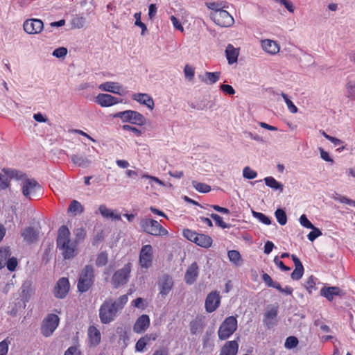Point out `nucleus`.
Wrapping results in <instances>:
<instances>
[{
    "label": "nucleus",
    "instance_id": "nucleus-40",
    "mask_svg": "<svg viewBox=\"0 0 355 355\" xmlns=\"http://www.w3.org/2000/svg\"><path fill=\"white\" fill-rule=\"evenodd\" d=\"M193 187L200 193H208L211 191V187L207 184L199 182L198 181H192Z\"/></svg>",
    "mask_w": 355,
    "mask_h": 355
},
{
    "label": "nucleus",
    "instance_id": "nucleus-14",
    "mask_svg": "<svg viewBox=\"0 0 355 355\" xmlns=\"http://www.w3.org/2000/svg\"><path fill=\"white\" fill-rule=\"evenodd\" d=\"M220 304V297L218 291H212L206 297L205 307L207 313L215 311Z\"/></svg>",
    "mask_w": 355,
    "mask_h": 355
},
{
    "label": "nucleus",
    "instance_id": "nucleus-57",
    "mask_svg": "<svg viewBox=\"0 0 355 355\" xmlns=\"http://www.w3.org/2000/svg\"><path fill=\"white\" fill-rule=\"evenodd\" d=\"M298 344V340L294 336H290L286 338L285 342V347L291 349L296 347Z\"/></svg>",
    "mask_w": 355,
    "mask_h": 355
},
{
    "label": "nucleus",
    "instance_id": "nucleus-25",
    "mask_svg": "<svg viewBox=\"0 0 355 355\" xmlns=\"http://www.w3.org/2000/svg\"><path fill=\"white\" fill-rule=\"evenodd\" d=\"M291 258L295 267L291 273V278L294 280H299L304 274V267L300 260L295 255H291Z\"/></svg>",
    "mask_w": 355,
    "mask_h": 355
},
{
    "label": "nucleus",
    "instance_id": "nucleus-64",
    "mask_svg": "<svg viewBox=\"0 0 355 355\" xmlns=\"http://www.w3.org/2000/svg\"><path fill=\"white\" fill-rule=\"evenodd\" d=\"M171 21L173 24V27L180 31V32H184V27L181 24L180 21L178 19H177L175 16L172 15L171 16Z\"/></svg>",
    "mask_w": 355,
    "mask_h": 355
},
{
    "label": "nucleus",
    "instance_id": "nucleus-11",
    "mask_svg": "<svg viewBox=\"0 0 355 355\" xmlns=\"http://www.w3.org/2000/svg\"><path fill=\"white\" fill-rule=\"evenodd\" d=\"M23 30L28 35H37L43 31L44 23L40 19H27L23 23Z\"/></svg>",
    "mask_w": 355,
    "mask_h": 355
},
{
    "label": "nucleus",
    "instance_id": "nucleus-15",
    "mask_svg": "<svg viewBox=\"0 0 355 355\" xmlns=\"http://www.w3.org/2000/svg\"><path fill=\"white\" fill-rule=\"evenodd\" d=\"M98 87L101 91L110 92L114 94L122 95L124 93V89L123 86L117 82H105L100 84Z\"/></svg>",
    "mask_w": 355,
    "mask_h": 355
},
{
    "label": "nucleus",
    "instance_id": "nucleus-46",
    "mask_svg": "<svg viewBox=\"0 0 355 355\" xmlns=\"http://www.w3.org/2000/svg\"><path fill=\"white\" fill-rule=\"evenodd\" d=\"M317 279L313 276H310L305 282V288L309 293H311L313 290H315Z\"/></svg>",
    "mask_w": 355,
    "mask_h": 355
},
{
    "label": "nucleus",
    "instance_id": "nucleus-8",
    "mask_svg": "<svg viewBox=\"0 0 355 355\" xmlns=\"http://www.w3.org/2000/svg\"><path fill=\"white\" fill-rule=\"evenodd\" d=\"M131 263H128L114 273L112 277V284L114 288H118L128 282L131 272Z\"/></svg>",
    "mask_w": 355,
    "mask_h": 355
},
{
    "label": "nucleus",
    "instance_id": "nucleus-54",
    "mask_svg": "<svg viewBox=\"0 0 355 355\" xmlns=\"http://www.w3.org/2000/svg\"><path fill=\"white\" fill-rule=\"evenodd\" d=\"M10 341L6 338L0 342V355H6L8 352Z\"/></svg>",
    "mask_w": 355,
    "mask_h": 355
},
{
    "label": "nucleus",
    "instance_id": "nucleus-26",
    "mask_svg": "<svg viewBox=\"0 0 355 355\" xmlns=\"http://www.w3.org/2000/svg\"><path fill=\"white\" fill-rule=\"evenodd\" d=\"M225 55L229 64L236 63L239 55V49L230 44L226 47Z\"/></svg>",
    "mask_w": 355,
    "mask_h": 355
},
{
    "label": "nucleus",
    "instance_id": "nucleus-28",
    "mask_svg": "<svg viewBox=\"0 0 355 355\" xmlns=\"http://www.w3.org/2000/svg\"><path fill=\"white\" fill-rule=\"evenodd\" d=\"M340 289L336 286L323 287L320 290V295L329 301L333 300L335 296L340 295Z\"/></svg>",
    "mask_w": 355,
    "mask_h": 355
},
{
    "label": "nucleus",
    "instance_id": "nucleus-63",
    "mask_svg": "<svg viewBox=\"0 0 355 355\" xmlns=\"http://www.w3.org/2000/svg\"><path fill=\"white\" fill-rule=\"evenodd\" d=\"M122 129L126 131H131L137 137H140L142 135L141 130L129 125H123L122 126Z\"/></svg>",
    "mask_w": 355,
    "mask_h": 355
},
{
    "label": "nucleus",
    "instance_id": "nucleus-6",
    "mask_svg": "<svg viewBox=\"0 0 355 355\" xmlns=\"http://www.w3.org/2000/svg\"><path fill=\"white\" fill-rule=\"evenodd\" d=\"M237 329V320L234 316L227 317L220 324L218 331V338L220 340H226Z\"/></svg>",
    "mask_w": 355,
    "mask_h": 355
},
{
    "label": "nucleus",
    "instance_id": "nucleus-34",
    "mask_svg": "<svg viewBox=\"0 0 355 355\" xmlns=\"http://www.w3.org/2000/svg\"><path fill=\"white\" fill-rule=\"evenodd\" d=\"M205 6L211 10L210 15H215L216 12L222 11L226 6L222 1L207 2Z\"/></svg>",
    "mask_w": 355,
    "mask_h": 355
},
{
    "label": "nucleus",
    "instance_id": "nucleus-31",
    "mask_svg": "<svg viewBox=\"0 0 355 355\" xmlns=\"http://www.w3.org/2000/svg\"><path fill=\"white\" fill-rule=\"evenodd\" d=\"M220 76V72H205L203 76H200V78L207 85H213L219 80Z\"/></svg>",
    "mask_w": 355,
    "mask_h": 355
},
{
    "label": "nucleus",
    "instance_id": "nucleus-56",
    "mask_svg": "<svg viewBox=\"0 0 355 355\" xmlns=\"http://www.w3.org/2000/svg\"><path fill=\"white\" fill-rule=\"evenodd\" d=\"M299 222L302 226L304 227L311 229L313 228V225L311 223V221L307 218L305 214H302L300 218Z\"/></svg>",
    "mask_w": 355,
    "mask_h": 355
},
{
    "label": "nucleus",
    "instance_id": "nucleus-58",
    "mask_svg": "<svg viewBox=\"0 0 355 355\" xmlns=\"http://www.w3.org/2000/svg\"><path fill=\"white\" fill-rule=\"evenodd\" d=\"M148 343L147 342L146 340V338H145L144 336L141 337V338H139L136 345H135V349L136 351L137 352H142L144 348L146 347V346L147 345Z\"/></svg>",
    "mask_w": 355,
    "mask_h": 355
},
{
    "label": "nucleus",
    "instance_id": "nucleus-24",
    "mask_svg": "<svg viewBox=\"0 0 355 355\" xmlns=\"http://www.w3.org/2000/svg\"><path fill=\"white\" fill-rule=\"evenodd\" d=\"M98 209L103 218H110L114 220H120L121 219V214L117 211L110 209L105 205H100Z\"/></svg>",
    "mask_w": 355,
    "mask_h": 355
},
{
    "label": "nucleus",
    "instance_id": "nucleus-60",
    "mask_svg": "<svg viewBox=\"0 0 355 355\" xmlns=\"http://www.w3.org/2000/svg\"><path fill=\"white\" fill-rule=\"evenodd\" d=\"M197 234L198 233H196V232H193L189 229H185L183 230L184 236L189 241L193 242V243L196 239V236Z\"/></svg>",
    "mask_w": 355,
    "mask_h": 355
},
{
    "label": "nucleus",
    "instance_id": "nucleus-20",
    "mask_svg": "<svg viewBox=\"0 0 355 355\" xmlns=\"http://www.w3.org/2000/svg\"><path fill=\"white\" fill-rule=\"evenodd\" d=\"M132 98L140 104L145 105L150 110H153L155 103L153 98L146 93H135L132 95Z\"/></svg>",
    "mask_w": 355,
    "mask_h": 355
},
{
    "label": "nucleus",
    "instance_id": "nucleus-1",
    "mask_svg": "<svg viewBox=\"0 0 355 355\" xmlns=\"http://www.w3.org/2000/svg\"><path fill=\"white\" fill-rule=\"evenodd\" d=\"M5 173L10 178H13L18 182L22 195L26 199L29 200L33 199L40 191L41 186L39 182L26 173L13 169L6 170Z\"/></svg>",
    "mask_w": 355,
    "mask_h": 355
},
{
    "label": "nucleus",
    "instance_id": "nucleus-42",
    "mask_svg": "<svg viewBox=\"0 0 355 355\" xmlns=\"http://www.w3.org/2000/svg\"><path fill=\"white\" fill-rule=\"evenodd\" d=\"M203 326L200 320H195L190 322V330L192 334L201 331Z\"/></svg>",
    "mask_w": 355,
    "mask_h": 355
},
{
    "label": "nucleus",
    "instance_id": "nucleus-21",
    "mask_svg": "<svg viewBox=\"0 0 355 355\" xmlns=\"http://www.w3.org/2000/svg\"><path fill=\"white\" fill-rule=\"evenodd\" d=\"M199 274V267L196 262L192 263L187 268L185 275L184 280L187 284H193Z\"/></svg>",
    "mask_w": 355,
    "mask_h": 355
},
{
    "label": "nucleus",
    "instance_id": "nucleus-2",
    "mask_svg": "<svg viewBox=\"0 0 355 355\" xmlns=\"http://www.w3.org/2000/svg\"><path fill=\"white\" fill-rule=\"evenodd\" d=\"M69 230L65 226H61L58 232L57 248L64 259H72L78 253V244L71 239Z\"/></svg>",
    "mask_w": 355,
    "mask_h": 355
},
{
    "label": "nucleus",
    "instance_id": "nucleus-22",
    "mask_svg": "<svg viewBox=\"0 0 355 355\" xmlns=\"http://www.w3.org/2000/svg\"><path fill=\"white\" fill-rule=\"evenodd\" d=\"M158 286L160 294L162 295H166L173 288V279L168 275H164L159 280Z\"/></svg>",
    "mask_w": 355,
    "mask_h": 355
},
{
    "label": "nucleus",
    "instance_id": "nucleus-5",
    "mask_svg": "<svg viewBox=\"0 0 355 355\" xmlns=\"http://www.w3.org/2000/svg\"><path fill=\"white\" fill-rule=\"evenodd\" d=\"M94 268L92 266H86L81 271L78 282V289L84 293L87 291L94 282Z\"/></svg>",
    "mask_w": 355,
    "mask_h": 355
},
{
    "label": "nucleus",
    "instance_id": "nucleus-53",
    "mask_svg": "<svg viewBox=\"0 0 355 355\" xmlns=\"http://www.w3.org/2000/svg\"><path fill=\"white\" fill-rule=\"evenodd\" d=\"M311 230H312V231L310 232L307 235L308 239L310 241H313L315 239L322 235V232L315 226H313V228H311Z\"/></svg>",
    "mask_w": 355,
    "mask_h": 355
},
{
    "label": "nucleus",
    "instance_id": "nucleus-27",
    "mask_svg": "<svg viewBox=\"0 0 355 355\" xmlns=\"http://www.w3.org/2000/svg\"><path fill=\"white\" fill-rule=\"evenodd\" d=\"M89 341L91 345L96 346L101 342V335L99 330L94 326H91L87 331Z\"/></svg>",
    "mask_w": 355,
    "mask_h": 355
},
{
    "label": "nucleus",
    "instance_id": "nucleus-38",
    "mask_svg": "<svg viewBox=\"0 0 355 355\" xmlns=\"http://www.w3.org/2000/svg\"><path fill=\"white\" fill-rule=\"evenodd\" d=\"M68 211L73 213L74 215H77L83 211V207L78 201L74 200L71 202L68 208Z\"/></svg>",
    "mask_w": 355,
    "mask_h": 355
},
{
    "label": "nucleus",
    "instance_id": "nucleus-62",
    "mask_svg": "<svg viewBox=\"0 0 355 355\" xmlns=\"http://www.w3.org/2000/svg\"><path fill=\"white\" fill-rule=\"evenodd\" d=\"M275 2L279 3L284 5V7L291 13L294 12V6L291 1L288 0H273Z\"/></svg>",
    "mask_w": 355,
    "mask_h": 355
},
{
    "label": "nucleus",
    "instance_id": "nucleus-23",
    "mask_svg": "<svg viewBox=\"0 0 355 355\" xmlns=\"http://www.w3.org/2000/svg\"><path fill=\"white\" fill-rule=\"evenodd\" d=\"M239 343L236 340L227 341L221 348L220 355H236Z\"/></svg>",
    "mask_w": 355,
    "mask_h": 355
},
{
    "label": "nucleus",
    "instance_id": "nucleus-61",
    "mask_svg": "<svg viewBox=\"0 0 355 355\" xmlns=\"http://www.w3.org/2000/svg\"><path fill=\"white\" fill-rule=\"evenodd\" d=\"M6 266L10 271H14L17 266V259L15 257H9L6 261Z\"/></svg>",
    "mask_w": 355,
    "mask_h": 355
},
{
    "label": "nucleus",
    "instance_id": "nucleus-29",
    "mask_svg": "<svg viewBox=\"0 0 355 355\" xmlns=\"http://www.w3.org/2000/svg\"><path fill=\"white\" fill-rule=\"evenodd\" d=\"M21 236L24 240L27 243H33L37 239V232L32 227H26L21 232Z\"/></svg>",
    "mask_w": 355,
    "mask_h": 355
},
{
    "label": "nucleus",
    "instance_id": "nucleus-17",
    "mask_svg": "<svg viewBox=\"0 0 355 355\" xmlns=\"http://www.w3.org/2000/svg\"><path fill=\"white\" fill-rule=\"evenodd\" d=\"M95 102L101 107H105L116 105L121 101L110 94L101 93L96 96Z\"/></svg>",
    "mask_w": 355,
    "mask_h": 355
},
{
    "label": "nucleus",
    "instance_id": "nucleus-9",
    "mask_svg": "<svg viewBox=\"0 0 355 355\" xmlns=\"http://www.w3.org/2000/svg\"><path fill=\"white\" fill-rule=\"evenodd\" d=\"M60 318L55 314H49L43 320L41 332L45 337L53 334L59 324Z\"/></svg>",
    "mask_w": 355,
    "mask_h": 355
},
{
    "label": "nucleus",
    "instance_id": "nucleus-4",
    "mask_svg": "<svg viewBox=\"0 0 355 355\" xmlns=\"http://www.w3.org/2000/svg\"><path fill=\"white\" fill-rule=\"evenodd\" d=\"M113 118L120 119L123 123H130L137 125H144L146 118L139 112L135 110H125L113 114Z\"/></svg>",
    "mask_w": 355,
    "mask_h": 355
},
{
    "label": "nucleus",
    "instance_id": "nucleus-52",
    "mask_svg": "<svg viewBox=\"0 0 355 355\" xmlns=\"http://www.w3.org/2000/svg\"><path fill=\"white\" fill-rule=\"evenodd\" d=\"M210 216L215 220L216 225H218L219 227L223 229L228 228L230 227L228 224H227L223 220L222 217H220L219 215L216 214H211Z\"/></svg>",
    "mask_w": 355,
    "mask_h": 355
},
{
    "label": "nucleus",
    "instance_id": "nucleus-37",
    "mask_svg": "<svg viewBox=\"0 0 355 355\" xmlns=\"http://www.w3.org/2000/svg\"><path fill=\"white\" fill-rule=\"evenodd\" d=\"M10 255L11 252L8 248L0 249V270L5 267L6 261Z\"/></svg>",
    "mask_w": 355,
    "mask_h": 355
},
{
    "label": "nucleus",
    "instance_id": "nucleus-59",
    "mask_svg": "<svg viewBox=\"0 0 355 355\" xmlns=\"http://www.w3.org/2000/svg\"><path fill=\"white\" fill-rule=\"evenodd\" d=\"M337 201L343 204H347L355 207V200L348 198L345 196L337 195Z\"/></svg>",
    "mask_w": 355,
    "mask_h": 355
},
{
    "label": "nucleus",
    "instance_id": "nucleus-44",
    "mask_svg": "<svg viewBox=\"0 0 355 355\" xmlns=\"http://www.w3.org/2000/svg\"><path fill=\"white\" fill-rule=\"evenodd\" d=\"M243 177L248 180L254 179L257 177V173L250 166H245L243 169Z\"/></svg>",
    "mask_w": 355,
    "mask_h": 355
},
{
    "label": "nucleus",
    "instance_id": "nucleus-55",
    "mask_svg": "<svg viewBox=\"0 0 355 355\" xmlns=\"http://www.w3.org/2000/svg\"><path fill=\"white\" fill-rule=\"evenodd\" d=\"M67 54V49L65 47H60L53 51V56L58 58H64Z\"/></svg>",
    "mask_w": 355,
    "mask_h": 355
},
{
    "label": "nucleus",
    "instance_id": "nucleus-43",
    "mask_svg": "<svg viewBox=\"0 0 355 355\" xmlns=\"http://www.w3.org/2000/svg\"><path fill=\"white\" fill-rule=\"evenodd\" d=\"M275 215L277 218V220L280 225H284L286 223L287 217L286 212L283 209H277L275 211Z\"/></svg>",
    "mask_w": 355,
    "mask_h": 355
},
{
    "label": "nucleus",
    "instance_id": "nucleus-35",
    "mask_svg": "<svg viewBox=\"0 0 355 355\" xmlns=\"http://www.w3.org/2000/svg\"><path fill=\"white\" fill-rule=\"evenodd\" d=\"M71 28L80 29L85 27L86 24V19L84 17L76 15L72 18L70 22Z\"/></svg>",
    "mask_w": 355,
    "mask_h": 355
},
{
    "label": "nucleus",
    "instance_id": "nucleus-50",
    "mask_svg": "<svg viewBox=\"0 0 355 355\" xmlns=\"http://www.w3.org/2000/svg\"><path fill=\"white\" fill-rule=\"evenodd\" d=\"M184 73L187 80L189 81L193 80L195 75L194 68L189 64H186L184 69Z\"/></svg>",
    "mask_w": 355,
    "mask_h": 355
},
{
    "label": "nucleus",
    "instance_id": "nucleus-48",
    "mask_svg": "<svg viewBox=\"0 0 355 355\" xmlns=\"http://www.w3.org/2000/svg\"><path fill=\"white\" fill-rule=\"evenodd\" d=\"M228 257L232 263L236 265L241 263V255L240 253L236 250H230L228 252Z\"/></svg>",
    "mask_w": 355,
    "mask_h": 355
},
{
    "label": "nucleus",
    "instance_id": "nucleus-10",
    "mask_svg": "<svg viewBox=\"0 0 355 355\" xmlns=\"http://www.w3.org/2000/svg\"><path fill=\"white\" fill-rule=\"evenodd\" d=\"M153 248L147 244L141 247L139 252V262L141 268L148 269L151 267L153 260Z\"/></svg>",
    "mask_w": 355,
    "mask_h": 355
},
{
    "label": "nucleus",
    "instance_id": "nucleus-19",
    "mask_svg": "<svg viewBox=\"0 0 355 355\" xmlns=\"http://www.w3.org/2000/svg\"><path fill=\"white\" fill-rule=\"evenodd\" d=\"M278 313L277 306H268L264 313V324L270 328L275 324L276 318Z\"/></svg>",
    "mask_w": 355,
    "mask_h": 355
},
{
    "label": "nucleus",
    "instance_id": "nucleus-47",
    "mask_svg": "<svg viewBox=\"0 0 355 355\" xmlns=\"http://www.w3.org/2000/svg\"><path fill=\"white\" fill-rule=\"evenodd\" d=\"M281 96L284 100L288 110L293 114L297 112V107L293 104L291 100L289 99L288 96L284 93H282Z\"/></svg>",
    "mask_w": 355,
    "mask_h": 355
},
{
    "label": "nucleus",
    "instance_id": "nucleus-18",
    "mask_svg": "<svg viewBox=\"0 0 355 355\" xmlns=\"http://www.w3.org/2000/svg\"><path fill=\"white\" fill-rule=\"evenodd\" d=\"M150 320L148 315L143 314L135 321L133 326V331L137 334H142L146 331L150 326Z\"/></svg>",
    "mask_w": 355,
    "mask_h": 355
},
{
    "label": "nucleus",
    "instance_id": "nucleus-13",
    "mask_svg": "<svg viewBox=\"0 0 355 355\" xmlns=\"http://www.w3.org/2000/svg\"><path fill=\"white\" fill-rule=\"evenodd\" d=\"M260 46L262 51L269 55H276L280 51V44L275 40L270 39H263L260 41Z\"/></svg>",
    "mask_w": 355,
    "mask_h": 355
},
{
    "label": "nucleus",
    "instance_id": "nucleus-3",
    "mask_svg": "<svg viewBox=\"0 0 355 355\" xmlns=\"http://www.w3.org/2000/svg\"><path fill=\"white\" fill-rule=\"evenodd\" d=\"M139 225L141 230L153 236H166L168 232L157 220L150 218L140 220Z\"/></svg>",
    "mask_w": 355,
    "mask_h": 355
},
{
    "label": "nucleus",
    "instance_id": "nucleus-51",
    "mask_svg": "<svg viewBox=\"0 0 355 355\" xmlns=\"http://www.w3.org/2000/svg\"><path fill=\"white\" fill-rule=\"evenodd\" d=\"M107 254L101 252L97 257L96 265L99 267L103 266L107 263Z\"/></svg>",
    "mask_w": 355,
    "mask_h": 355
},
{
    "label": "nucleus",
    "instance_id": "nucleus-12",
    "mask_svg": "<svg viewBox=\"0 0 355 355\" xmlns=\"http://www.w3.org/2000/svg\"><path fill=\"white\" fill-rule=\"evenodd\" d=\"M210 18L220 27H231L234 24V17L225 9L215 15H210Z\"/></svg>",
    "mask_w": 355,
    "mask_h": 355
},
{
    "label": "nucleus",
    "instance_id": "nucleus-36",
    "mask_svg": "<svg viewBox=\"0 0 355 355\" xmlns=\"http://www.w3.org/2000/svg\"><path fill=\"white\" fill-rule=\"evenodd\" d=\"M345 90L347 98L355 101V81L349 80L345 85Z\"/></svg>",
    "mask_w": 355,
    "mask_h": 355
},
{
    "label": "nucleus",
    "instance_id": "nucleus-45",
    "mask_svg": "<svg viewBox=\"0 0 355 355\" xmlns=\"http://www.w3.org/2000/svg\"><path fill=\"white\" fill-rule=\"evenodd\" d=\"M252 214L255 218L265 225H270L271 223L270 219L263 213L252 211Z\"/></svg>",
    "mask_w": 355,
    "mask_h": 355
},
{
    "label": "nucleus",
    "instance_id": "nucleus-16",
    "mask_svg": "<svg viewBox=\"0 0 355 355\" xmlns=\"http://www.w3.org/2000/svg\"><path fill=\"white\" fill-rule=\"evenodd\" d=\"M70 284L67 278H60L55 288H54V295L57 298H64L69 291Z\"/></svg>",
    "mask_w": 355,
    "mask_h": 355
},
{
    "label": "nucleus",
    "instance_id": "nucleus-7",
    "mask_svg": "<svg viewBox=\"0 0 355 355\" xmlns=\"http://www.w3.org/2000/svg\"><path fill=\"white\" fill-rule=\"evenodd\" d=\"M117 315V311L112 305L111 300L105 301L99 309V318L103 324L112 322Z\"/></svg>",
    "mask_w": 355,
    "mask_h": 355
},
{
    "label": "nucleus",
    "instance_id": "nucleus-32",
    "mask_svg": "<svg viewBox=\"0 0 355 355\" xmlns=\"http://www.w3.org/2000/svg\"><path fill=\"white\" fill-rule=\"evenodd\" d=\"M71 159L72 162L78 166L86 167L91 163L87 157L82 155H73Z\"/></svg>",
    "mask_w": 355,
    "mask_h": 355
},
{
    "label": "nucleus",
    "instance_id": "nucleus-41",
    "mask_svg": "<svg viewBox=\"0 0 355 355\" xmlns=\"http://www.w3.org/2000/svg\"><path fill=\"white\" fill-rule=\"evenodd\" d=\"M142 178H146L148 180V184L150 185V187L153 189H155V184H157L159 186H164V183L160 180L159 178L155 176H152L148 174H144L141 175Z\"/></svg>",
    "mask_w": 355,
    "mask_h": 355
},
{
    "label": "nucleus",
    "instance_id": "nucleus-30",
    "mask_svg": "<svg viewBox=\"0 0 355 355\" xmlns=\"http://www.w3.org/2000/svg\"><path fill=\"white\" fill-rule=\"evenodd\" d=\"M194 243L202 248H207L211 245L212 239L208 235L197 234Z\"/></svg>",
    "mask_w": 355,
    "mask_h": 355
},
{
    "label": "nucleus",
    "instance_id": "nucleus-39",
    "mask_svg": "<svg viewBox=\"0 0 355 355\" xmlns=\"http://www.w3.org/2000/svg\"><path fill=\"white\" fill-rule=\"evenodd\" d=\"M128 300V295H123L120 296L115 302H112V305L118 312L119 310H121L123 308Z\"/></svg>",
    "mask_w": 355,
    "mask_h": 355
},
{
    "label": "nucleus",
    "instance_id": "nucleus-33",
    "mask_svg": "<svg viewBox=\"0 0 355 355\" xmlns=\"http://www.w3.org/2000/svg\"><path fill=\"white\" fill-rule=\"evenodd\" d=\"M263 180L266 186H268V187L273 189L275 190H278L281 192L283 191V184L281 182L277 181L273 177H266L263 179Z\"/></svg>",
    "mask_w": 355,
    "mask_h": 355
},
{
    "label": "nucleus",
    "instance_id": "nucleus-49",
    "mask_svg": "<svg viewBox=\"0 0 355 355\" xmlns=\"http://www.w3.org/2000/svg\"><path fill=\"white\" fill-rule=\"evenodd\" d=\"M135 19V25L141 28V35H144L147 31L146 26L141 21V12H136L134 15Z\"/></svg>",
    "mask_w": 355,
    "mask_h": 355
}]
</instances>
